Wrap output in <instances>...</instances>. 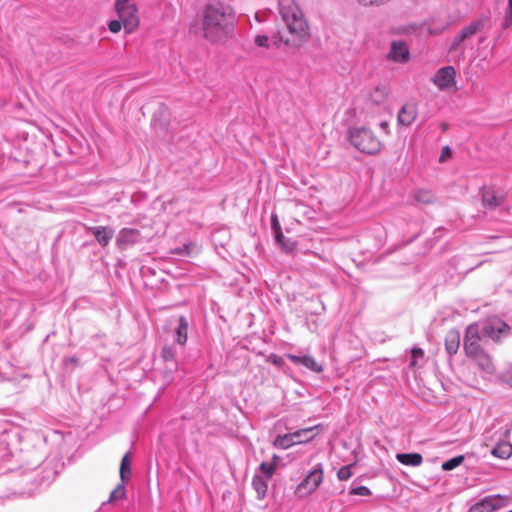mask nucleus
Returning <instances> with one entry per match:
<instances>
[{"instance_id": "obj_2", "label": "nucleus", "mask_w": 512, "mask_h": 512, "mask_svg": "<svg viewBox=\"0 0 512 512\" xmlns=\"http://www.w3.org/2000/svg\"><path fill=\"white\" fill-rule=\"evenodd\" d=\"M280 14L286 26L282 42L290 47H301L310 37L308 21L294 0H279Z\"/></svg>"}, {"instance_id": "obj_27", "label": "nucleus", "mask_w": 512, "mask_h": 512, "mask_svg": "<svg viewBox=\"0 0 512 512\" xmlns=\"http://www.w3.org/2000/svg\"><path fill=\"white\" fill-rule=\"evenodd\" d=\"M126 496V489L124 483L117 485V487L110 493L109 503H113L117 500L124 499Z\"/></svg>"}, {"instance_id": "obj_33", "label": "nucleus", "mask_w": 512, "mask_h": 512, "mask_svg": "<svg viewBox=\"0 0 512 512\" xmlns=\"http://www.w3.org/2000/svg\"><path fill=\"white\" fill-rule=\"evenodd\" d=\"M123 27L122 21L120 19L118 20H112L108 23V29L112 33H118L121 31V28Z\"/></svg>"}, {"instance_id": "obj_7", "label": "nucleus", "mask_w": 512, "mask_h": 512, "mask_svg": "<svg viewBox=\"0 0 512 512\" xmlns=\"http://www.w3.org/2000/svg\"><path fill=\"white\" fill-rule=\"evenodd\" d=\"M433 84L439 90H448L456 85V70L453 66L440 68L432 78Z\"/></svg>"}, {"instance_id": "obj_10", "label": "nucleus", "mask_w": 512, "mask_h": 512, "mask_svg": "<svg viewBox=\"0 0 512 512\" xmlns=\"http://www.w3.org/2000/svg\"><path fill=\"white\" fill-rule=\"evenodd\" d=\"M485 25L484 19H477L472 21L469 25L464 27L459 34L454 38L452 49H456V47L463 42L465 39L471 37L477 32L481 31Z\"/></svg>"}, {"instance_id": "obj_34", "label": "nucleus", "mask_w": 512, "mask_h": 512, "mask_svg": "<svg viewBox=\"0 0 512 512\" xmlns=\"http://www.w3.org/2000/svg\"><path fill=\"white\" fill-rule=\"evenodd\" d=\"M254 43L258 47H264V48H268L269 47V39L265 35H257L255 37V39H254Z\"/></svg>"}, {"instance_id": "obj_32", "label": "nucleus", "mask_w": 512, "mask_h": 512, "mask_svg": "<svg viewBox=\"0 0 512 512\" xmlns=\"http://www.w3.org/2000/svg\"><path fill=\"white\" fill-rule=\"evenodd\" d=\"M351 495H357V496H369L371 495V491L366 486H359L356 488H352L349 492Z\"/></svg>"}, {"instance_id": "obj_31", "label": "nucleus", "mask_w": 512, "mask_h": 512, "mask_svg": "<svg viewBox=\"0 0 512 512\" xmlns=\"http://www.w3.org/2000/svg\"><path fill=\"white\" fill-rule=\"evenodd\" d=\"M271 220H272V228L275 232V238H276L277 242H281V239L284 238V236L282 234L281 227H280L279 221L277 219V216L273 215Z\"/></svg>"}, {"instance_id": "obj_25", "label": "nucleus", "mask_w": 512, "mask_h": 512, "mask_svg": "<svg viewBox=\"0 0 512 512\" xmlns=\"http://www.w3.org/2000/svg\"><path fill=\"white\" fill-rule=\"evenodd\" d=\"M316 428L317 427H309L293 432L292 434H299L297 444H302L311 441L316 436V434L314 433V430Z\"/></svg>"}, {"instance_id": "obj_40", "label": "nucleus", "mask_w": 512, "mask_h": 512, "mask_svg": "<svg viewBox=\"0 0 512 512\" xmlns=\"http://www.w3.org/2000/svg\"><path fill=\"white\" fill-rule=\"evenodd\" d=\"M446 156H450V149H449L448 147H445V148L443 149V152H442L441 157H440V161H441V162H442V161H444V158H445Z\"/></svg>"}, {"instance_id": "obj_11", "label": "nucleus", "mask_w": 512, "mask_h": 512, "mask_svg": "<svg viewBox=\"0 0 512 512\" xmlns=\"http://www.w3.org/2000/svg\"><path fill=\"white\" fill-rule=\"evenodd\" d=\"M287 358L294 364L303 365L313 372L320 373L323 371V366L319 364L312 356H296L293 354H288Z\"/></svg>"}, {"instance_id": "obj_30", "label": "nucleus", "mask_w": 512, "mask_h": 512, "mask_svg": "<svg viewBox=\"0 0 512 512\" xmlns=\"http://www.w3.org/2000/svg\"><path fill=\"white\" fill-rule=\"evenodd\" d=\"M411 354H412V357H411L410 366L415 368L418 366V359L423 358L424 352L421 348H413Z\"/></svg>"}, {"instance_id": "obj_36", "label": "nucleus", "mask_w": 512, "mask_h": 512, "mask_svg": "<svg viewBox=\"0 0 512 512\" xmlns=\"http://www.w3.org/2000/svg\"><path fill=\"white\" fill-rule=\"evenodd\" d=\"M286 251H292L296 247V243L294 241H284V238L281 239V242H278Z\"/></svg>"}, {"instance_id": "obj_42", "label": "nucleus", "mask_w": 512, "mask_h": 512, "mask_svg": "<svg viewBox=\"0 0 512 512\" xmlns=\"http://www.w3.org/2000/svg\"><path fill=\"white\" fill-rule=\"evenodd\" d=\"M380 127H381L382 129H384V130H387V128H388V123L384 121V122H382V123L380 124Z\"/></svg>"}, {"instance_id": "obj_23", "label": "nucleus", "mask_w": 512, "mask_h": 512, "mask_svg": "<svg viewBox=\"0 0 512 512\" xmlns=\"http://www.w3.org/2000/svg\"><path fill=\"white\" fill-rule=\"evenodd\" d=\"M119 473L123 483L128 481L131 477V454L129 452L126 453L121 460Z\"/></svg>"}, {"instance_id": "obj_18", "label": "nucleus", "mask_w": 512, "mask_h": 512, "mask_svg": "<svg viewBox=\"0 0 512 512\" xmlns=\"http://www.w3.org/2000/svg\"><path fill=\"white\" fill-rule=\"evenodd\" d=\"M396 459L406 466H420L423 462V457L419 453H398Z\"/></svg>"}, {"instance_id": "obj_14", "label": "nucleus", "mask_w": 512, "mask_h": 512, "mask_svg": "<svg viewBox=\"0 0 512 512\" xmlns=\"http://www.w3.org/2000/svg\"><path fill=\"white\" fill-rule=\"evenodd\" d=\"M411 197L419 205H432L435 202V194L430 189L418 188L412 191Z\"/></svg>"}, {"instance_id": "obj_16", "label": "nucleus", "mask_w": 512, "mask_h": 512, "mask_svg": "<svg viewBox=\"0 0 512 512\" xmlns=\"http://www.w3.org/2000/svg\"><path fill=\"white\" fill-rule=\"evenodd\" d=\"M139 231L136 229H122L117 238V244L120 248H125L130 244H134L138 241Z\"/></svg>"}, {"instance_id": "obj_1", "label": "nucleus", "mask_w": 512, "mask_h": 512, "mask_svg": "<svg viewBox=\"0 0 512 512\" xmlns=\"http://www.w3.org/2000/svg\"><path fill=\"white\" fill-rule=\"evenodd\" d=\"M203 37L211 43H224L234 31V13L221 3H209L201 12Z\"/></svg>"}, {"instance_id": "obj_28", "label": "nucleus", "mask_w": 512, "mask_h": 512, "mask_svg": "<svg viewBox=\"0 0 512 512\" xmlns=\"http://www.w3.org/2000/svg\"><path fill=\"white\" fill-rule=\"evenodd\" d=\"M464 461V456L460 455L457 457H454L442 464V469L445 471L453 470L454 468L458 467L462 462Z\"/></svg>"}, {"instance_id": "obj_13", "label": "nucleus", "mask_w": 512, "mask_h": 512, "mask_svg": "<svg viewBox=\"0 0 512 512\" xmlns=\"http://www.w3.org/2000/svg\"><path fill=\"white\" fill-rule=\"evenodd\" d=\"M88 230L94 235L97 242L105 247L114 236V230L106 226L89 227Z\"/></svg>"}, {"instance_id": "obj_12", "label": "nucleus", "mask_w": 512, "mask_h": 512, "mask_svg": "<svg viewBox=\"0 0 512 512\" xmlns=\"http://www.w3.org/2000/svg\"><path fill=\"white\" fill-rule=\"evenodd\" d=\"M417 117V106L415 103H406L398 113V122L401 125H410Z\"/></svg>"}, {"instance_id": "obj_26", "label": "nucleus", "mask_w": 512, "mask_h": 512, "mask_svg": "<svg viewBox=\"0 0 512 512\" xmlns=\"http://www.w3.org/2000/svg\"><path fill=\"white\" fill-rule=\"evenodd\" d=\"M273 460L274 462L272 463L262 462L259 467L260 470L266 475L267 479H270L275 472L278 456L274 455Z\"/></svg>"}, {"instance_id": "obj_17", "label": "nucleus", "mask_w": 512, "mask_h": 512, "mask_svg": "<svg viewBox=\"0 0 512 512\" xmlns=\"http://www.w3.org/2000/svg\"><path fill=\"white\" fill-rule=\"evenodd\" d=\"M460 346V333L457 330H450L445 336V349L449 355H455Z\"/></svg>"}, {"instance_id": "obj_38", "label": "nucleus", "mask_w": 512, "mask_h": 512, "mask_svg": "<svg viewBox=\"0 0 512 512\" xmlns=\"http://www.w3.org/2000/svg\"><path fill=\"white\" fill-rule=\"evenodd\" d=\"M359 3H361L362 5L364 6H368V5H378V4H383L385 2H387L388 0H358Z\"/></svg>"}, {"instance_id": "obj_9", "label": "nucleus", "mask_w": 512, "mask_h": 512, "mask_svg": "<svg viewBox=\"0 0 512 512\" xmlns=\"http://www.w3.org/2000/svg\"><path fill=\"white\" fill-rule=\"evenodd\" d=\"M480 194L483 206L489 209L497 208L504 200L503 195H501L494 187H483L480 190Z\"/></svg>"}, {"instance_id": "obj_29", "label": "nucleus", "mask_w": 512, "mask_h": 512, "mask_svg": "<svg viewBox=\"0 0 512 512\" xmlns=\"http://www.w3.org/2000/svg\"><path fill=\"white\" fill-rule=\"evenodd\" d=\"M352 467H353V465H346V466L341 467L337 472V478L340 481H346V480L350 479L353 475Z\"/></svg>"}, {"instance_id": "obj_41", "label": "nucleus", "mask_w": 512, "mask_h": 512, "mask_svg": "<svg viewBox=\"0 0 512 512\" xmlns=\"http://www.w3.org/2000/svg\"><path fill=\"white\" fill-rule=\"evenodd\" d=\"M509 14L512 16V0H508Z\"/></svg>"}, {"instance_id": "obj_37", "label": "nucleus", "mask_w": 512, "mask_h": 512, "mask_svg": "<svg viewBox=\"0 0 512 512\" xmlns=\"http://www.w3.org/2000/svg\"><path fill=\"white\" fill-rule=\"evenodd\" d=\"M502 378L506 384L512 386V366L503 373Z\"/></svg>"}, {"instance_id": "obj_39", "label": "nucleus", "mask_w": 512, "mask_h": 512, "mask_svg": "<svg viewBox=\"0 0 512 512\" xmlns=\"http://www.w3.org/2000/svg\"><path fill=\"white\" fill-rule=\"evenodd\" d=\"M188 248H189L188 245L185 244V245H183L182 248H177L175 250H172L171 253L172 254H183V253L188 254L189 253Z\"/></svg>"}, {"instance_id": "obj_5", "label": "nucleus", "mask_w": 512, "mask_h": 512, "mask_svg": "<svg viewBox=\"0 0 512 512\" xmlns=\"http://www.w3.org/2000/svg\"><path fill=\"white\" fill-rule=\"evenodd\" d=\"M350 141L359 151L375 154L381 150V141L367 128H355L350 132Z\"/></svg>"}, {"instance_id": "obj_35", "label": "nucleus", "mask_w": 512, "mask_h": 512, "mask_svg": "<svg viewBox=\"0 0 512 512\" xmlns=\"http://www.w3.org/2000/svg\"><path fill=\"white\" fill-rule=\"evenodd\" d=\"M162 357L166 361L173 360L175 358V351L171 347H164L162 350Z\"/></svg>"}, {"instance_id": "obj_4", "label": "nucleus", "mask_w": 512, "mask_h": 512, "mask_svg": "<svg viewBox=\"0 0 512 512\" xmlns=\"http://www.w3.org/2000/svg\"><path fill=\"white\" fill-rule=\"evenodd\" d=\"M114 8L125 32L127 34L135 32L140 24L136 4L132 0H115Z\"/></svg>"}, {"instance_id": "obj_15", "label": "nucleus", "mask_w": 512, "mask_h": 512, "mask_svg": "<svg viewBox=\"0 0 512 512\" xmlns=\"http://www.w3.org/2000/svg\"><path fill=\"white\" fill-rule=\"evenodd\" d=\"M389 57L396 62H406L409 59V49L403 42H393Z\"/></svg>"}, {"instance_id": "obj_20", "label": "nucleus", "mask_w": 512, "mask_h": 512, "mask_svg": "<svg viewBox=\"0 0 512 512\" xmlns=\"http://www.w3.org/2000/svg\"><path fill=\"white\" fill-rule=\"evenodd\" d=\"M299 434L288 433L278 436L274 441V446L281 449H288L297 444Z\"/></svg>"}, {"instance_id": "obj_6", "label": "nucleus", "mask_w": 512, "mask_h": 512, "mask_svg": "<svg viewBox=\"0 0 512 512\" xmlns=\"http://www.w3.org/2000/svg\"><path fill=\"white\" fill-rule=\"evenodd\" d=\"M324 478L322 464H318L297 486L296 493L300 496L310 495L317 490Z\"/></svg>"}, {"instance_id": "obj_24", "label": "nucleus", "mask_w": 512, "mask_h": 512, "mask_svg": "<svg viewBox=\"0 0 512 512\" xmlns=\"http://www.w3.org/2000/svg\"><path fill=\"white\" fill-rule=\"evenodd\" d=\"M268 479H264L261 476H254L252 480V485L254 490L257 493L258 499H263L266 496L268 489Z\"/></svg>"}, {"instance_id": "obj_19", "label": "nucleus", "mask_w": 512, "mask_h": 512, "mask_svg": "<svg viewBox=\"0 0 512 512\" xmlns=\"http://www.w3.org/2000/svg\"><path fill=\"white\" fill-rule=\"evenodd\" d=\"M492 455L500 459H508L512 455V444L507 441H501L492 449Z\"/></svg>"}, {"instance_id": "obj_3", "label": "nucleus", "mask_w": 512, "mask_h": 512, "mask_svg": "<svg viewBox=\"0 0 512 512\" xmlns=\"http://www.w3.org/2000/svg\"><path fill=\"white\" fill-rule=\"evenodd\" d=\"M481 335L478 324H470L466 330L463 341V349L466 356L474 361L481 369L491 372L493 362L488 353L480 345Z\"/></svg>"}, {"instance_id": "obj_8", "label": "nucleus", "mask_w": 512, "mask_h": 512, "mask_svg": "<svg viewBox=\"0 0 512 512\" xmlns=\"http://www.w3.org/2000/svg\"><path fill=\"white\" fill-rule=\"evenodd\" d=\"M509 326L498 318L490 319L483 328V335L499 340L502 334H507Z\"/></svg>"}, {"instance_id": "obj_21", "label": "nucleus", "mask_w": 512, "mask_h": 512, "mask_svg": "<svg viewBox=\"0 0 512 512\" xmlns=\"http://www.w3.org/2000/svg\"><path fill=\"white\" fill-rule=\"evenodd\" d=\"M188 339V321L185 317L179 318V324L176 328L175 340L180 345H185Z\"/></svg>"}, {"instance_id": "obj_22", "label": "nucleus", "mask_w": 512, "mask_h": 512, "mask_svg": "<svg viewBox=\"0 0 512 512\" xmlns=\"http://www.w3.org/2000/svg\"><path fill=\"white\" fill-rule=\"evenodd\" d=\"M389 91L385 87H376L369 95V101L372 104L381 105L386 102Z\"/></svg>"}]
</instances>
